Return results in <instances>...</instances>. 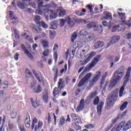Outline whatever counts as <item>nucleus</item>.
<instances>
[{
  "instance_id": "1",
  "label": "nucleus",
  "mask_w": 131,
  "mask_h": 131,
  "mask_svg": "<svg viewBox=\"0 0 131 131\" xmlns=\"http://www.w3.org/2000/svg\"><path fill=\"white\" fill-rule=\"evenodd\" d=\"M101 58V55H98L96 56L92 60V62L88 65L86 66L84 70L80 74L79 76V78H81L83 75H84V73H86V72H89L90 70L92 69L99 62L100 59Z\"/></svg>"
},
{
  "instance_id": "2",
  "label": "nucleus",
  "mask_w": 131,
  "mask_h": 131,
  "mask_svg": "<svg viewBox=\"0 0 131 131\" xmlns=\"http://www.w3.org/2000/svg\"><path fill=\"white\" fill-rule=\"evenodd\" d=\"M130 72H131V68H128L127 70L126 74L124 78V83L123 85L121 87L119 91V97H121L123 96V92H124V88L126 85V83L128 81V78L130 76Z\"/></svg>"
},
{
  "instance_id": "3",
  "label": "nucleus",
  "mask_w": 131,
  "mask_h": 131,
  "mask_svg": "<svg viewBox=\"0 0 131 131\" xmlns=\"http://www.w3.org/2000/svg\"><path fill=\"white\" fill-rule=\"evenodd\" d=\"M118 97V91L117 90H114L113 92L112 95L106 99V105H107V106H113V105H114V102L117 100Z\"/></svg>"
},
{
  "instance_id": "4",
  "label": "nucleus",
  "mask_w": 131,
  "mask_h": 131,
  "mask_svg": "<svg viewBox=\"0 0 131 131\" xmlns=\"http://www.w3.org/2000/svg\"><path fill=\"white\" fill-rule=\"evenodd\" d=\"M100 77H101V72L97 71L95 73V74L93 76L92 79L91 80L90 83L89 84V88L88 90H91L94 85L99 81V79H100Z\"/></svg>"
},
{
  "instance_id": "5",
  "label": "nucleus",
  "mask_w": 131,
  "mask_h": 131,
  "mask_svg": "<svg viewBox=\"0 0 131 131\" xmlns=\"http://www.w3.org/2000/svg\"><path fill=\"white\" fill-rule=\"evenodd\" d=\"M124 72H125V67L124 66H122L114 72V77L115 78L120 77V79H121V77L124 75Z\"/></svg>"
},
{
  "instance_id": "6",
  "label": "nucleus",
  "mask_w": 131,
  "mask_h": 131,
  "mask_svg": "<svg viewBox=\"0 0 131 131\" xmlns=\"http://www.w3.org/2000/svg\"><path fill=\"white\" fill-rule=\"evenodd\" d=\"M107 75H108V73L105 72L102 76V79L100 83V88L102 90V92H106V88L108 86V82H106L105 83Z\"/></svg>"
},
{
  "instance_id": "7",
  "label": "nucleus",
  "mask_w": 131,
  "mask_h": 131,
  "mask_svg": "<svg viewBox=\"0 0 131 131\" xmlns=\"http://www.w3.org/2000/svg\"><path fill=\"white\" fill-rule=\"evenodd\" d=\"M41 17L40 16L38 15H35L34 16V21L36 23V24L39 25V26L40 27V26H42L43 28H48V26L47 25V24H45L43 21H40Z\"/></svg>"
},
{
  "instance_id": "8",
  "label": "nucleus",
  "mask_w": 131,
  "mask_h": 131,
  "mask_svg": "<svg viewBox=\"0 0 131 131\" xmlns=\"http://www.w3.org/2000/svg\"><path fill=\"white\" fill-rule=\"evenodd\" d=\"M21 49H22L23 52H24L26 56H27L29 59L31 60L33 59V56H32L31 52H30L29 50L27 49V48H26V46L24 44L21 45Z\"/></svg>"
},
{
  "instance_id": "9",
  "label": "nucleus",
  "mask_w": 131,
  "mask_h": 131,
  "mask_svg": "<svg viewBox=\"0 0 131 131\" xmlns=\"http://www.w3.org/2000/svg\"><path fill=\"white\" fill-rule=\"evenodd\" d=\"M92 73H89L87 74L79 82V84H78V86L80 88L86 82L91 78V76H92Z\"/></svg>"
},
{
  "instance_id": "10",
  "label": "nucleus",
  "mask_w": 131,
  "mask_h": 131,
  "mask_svg": "<svg viewBox=\"0 0 131 131\" xmlns=\"http://www.w3.org/2000/svg\"><path fill=\"white\" fill-rule=\"evenodd\" d=\"M43 12L45 15H49L50 19H56L57 17L56 13L50 9L45 8L43 10Z\"/></svg>"
},
{
  "instance_id": "11",
  "label": "nucleus",
  "mask_w": 131,
  "mask_h": 131,
  "mask_svg": "<svg viewBox=\"0 0 131 131\" xmlns=\"http://www.w3.org/2000/svg\"><path fill=\"white\" fill-rule=\"evenodd\" d=\"M119 80H120V77L115 78L114 77L113 80L110 81V84L108 86V90L111 91L115 86V84L118 82Z\"/></svg>"
},
{
  "instance_id": "12",
  "label": "nucleus",
  "mask_w": 131,
  "mask_h": 131,
  "mask_svg": "<svg viewBox=\"0 0 131 131\" xmlns=\"http://www.w3.org/2000/svg\"><path fill=\"white\" fill-rule=\"evenodd\" d=\"M33 31L34 32H35L36 33H38L39 35L41 36V37H46L47 36V35L45 32H42V30H41V28H32Z\"/></svg>"
},
{
  "instance_id": "13",
  "label": "nucleus",
  "mask_w": 131,
  "mask_h": 131,
  "mask_svg": "<svg viewBox=\"0 0 131 131\" xmlns=\"http://www.w3.org/2000/svg\"><path fill=\"white\" fill-rule=\"evenodd\" d=\"M66 22L68 23L70 28H73L75 25V23L69 16L66 17Z\"/></svg>"
},
{
  "instance_id": "14",
  "label": "nucleus",
  "mask_w": 131,
  "mask_h": 131,
  "mask_svg": "<svg viewBox=\"0 0 131 131\" xmlns=\"http://www.w3.org/2000/svg\"><path fill=\"white\" fill-rule=\"evenodd\" d=\"M71 116L73 121H76L77 123H80L81 122L80 117L78 115H76V114H71Z\"/></svg>"
},
{
  "instance_id": "15",
  "label": "nucleus",
  "mask_w": 131,
  "mask_h": 131,
  "mask_svg": "<svg viewBox=\"0 0 131 131\" xmlns=\"http://www.w3.org/2000/svg\"><path fill=\"white\" fill-rule=\"evenodd\" d=\"M120 39V37H119V36H113L111 42L107 45L108 48H109L111 45H115V43H116V42H117Z\"/></svg>"
},
{
  "instance_id": "16",
  "label": "nucleus",
  "mask_w": 131,
  "mask_h": 131,
  "mask_svg": "<svg viewBox=\"0 0 131 131\" xmlns=\"http://www.w3.org/2000/svg\"><path fill=\"white\" fill-rule=\"evenodd\" d=\"M103 106H104V102L100 101L97 107L98 115H101L102 110H103Z\"/></svg>"
},
{
  "instance_id": "17",
  "label": "nucleus",
  "mask_w": 131,
  "mask_h": 131,
  "mask_svg": "<svg viewBox=\"0 0 131 131\" xmlns=\"http://www.w3.org/2000/svg\"><path fill=\"white\" fill-rule=\"evenodd\" d=\"M124 124H125V121H122L117 127L113 128L111 131H119L122 127H124Z\"/></svg>"
},
{
  "instance_id": "18",
  "label": "nucleus",
  "mask_w": 131,
  "mask_h": 131,
  "mask_svg": "<svg viewBox=\"0 0 131 131\" xmlns=\"http://www.w3.org/2000/svg\"><path fill=\"white\" fill-rule=\"evenodd\" d=\"M84 108V99H81L80 101V104L79 106L77 107V112H80V111H82V110Z\"/></svg>"
},
{
  "instance_id": "19",
  "label": "nucleus",
  "mask_w": 131,
  "mask_h": 131,
  "mask_svg": "<svg viewBox=\"0 0 131 131\" xmlns=\"http://www.w3.org/2000/svg\"><path fill=\"white\" fill-rule=\"evenodd\" d=\"M58 25L59 24H58V20H55L52 21L50 23V26H51L50 29L55 30L58 28Z\"/></svg>"
},
{
  "instance_id": "20",
  "label": "nucleus",
  "mask_w": 131,
  "mask_h": 131,
  "mask_svg": "<svg viewBox=\"0 0 131 131\" xmlns=\"http://www.w3.org/2000/svg\"><path fill=\"white\" fill-rule=\"evenodd\" d=\"M93 29L94 31H97V32H99V33H102L103 31V26H97L95 25L93 26Z\"/></svg>"
},
{
  "instance_id": "21",
  "label": "nucleus",
  "mask_w": 131,
  "mask_h": 131,
  "mask_svg": "<svg viewBox=\"0 0 131 131\" xmlns=\"http://www.w3.org/2000/svg\"><path fill=\"white\" fill-rule=\"evenodd\" d=\"M119 25H115L112 28V32H115L116 30H118V31H121L122 30H125V28H119Z\"/></svg>"
},
{
  "instance_id": "22",
  "label": "nucleus",
  "mask_w": 131,
  "mask_h": 131,
  "mask_svg": "<svg viewBox=\"0 0 131 131\" xmlns=\"http://www.w3.org/2000/svg\"><path fill=\"white\" fill-rule=\"evenodd\" d=\"M129 128H131V120L127 121L125 125H124L123 130L126 131L128 129H129Z\"/></svg>"
},
{
  "instance_id": "23",
  "label": "nucleus",
  "mask_w": 131,
  "mask_h": 131,
  "mask_svg": "<svg viewBox=\"0 0 131 131\" xmlns=\"http://www.w3.org/2000/svg\"><path fill=\"white\" fill-rule=\"evenodd\" d=\"M94 56H96V52H92L89 55L88 57L85 60L84 62V64H86V63H88V62H90V61H91V60L92 59V58H93Z\"/></svg>"
},
{
  "instance_id": "24",
  "label": "nucleus",
  "mask_w": 131,
  "mask_h": 131,
  "mask_svg": "<svg viewBox=\"0 0 131 131\" xmlns=\"http://www.w3.org/2000/svg\"><path fill=\"white\" fill-rule=\"evenodd\" d=\"M104 46V42L101 41H98L94 44V47L95 49H99V48H102Z\"/></svg>"
},
{
  "instance_id": "25",
  "label": "nucleus",
  "mask_w": 131,
  "mask_h": 131,
  "mask_svg": "<svg viewBox=\"0 0 131 131\" xmlns=\"http://www.w3.org/2000/svg\"><path fill=\"white\" fill-rule=\"evenodd\" d=\"M37 122L38 120L36 119V118H34L33 120H32V129L33 130V129L35 127H35L36 126H37Z\"/></svg>"
},
{
  "instance_id": "26",
  "label": "nucleus",
  "mask_w": 131,
  "mask_h": 131,
  "mask_svg": "<svg viewBox=\"0 0 131 131\" xmlns=\"http://www.w3.org/2000/svg\"><path fill=\"white\" fill-rule=\"evenodd\" d=\"M86 37H87L88 41H91V40H93L95 38V34L92 33H88Z\"/></svg>"
},
{
  "instance_id": "27",
  "label": "nucleus",
  "mask_w": 131,
  "mask_h": 131,
  "mask_svg": "<svg viewBox=\"0 0 131 131\" xmlns=\"http://www.w3.org/2000/svg\"><path fill=\"white\" fill-rule=\"evenodd\" d=\"M43 100H44V102H46V103H47L48 100H49V94L47 91L43 92Z\"/></svg>"
},
{
  "instance_id": "28",
  "label": "nucleus",
  "mask_w": 131,
  "mask_h": 131,
  "mask_svg": "<svg viewBox=\"0 0 131 131\" xmlns=\"http://www.w3.org/2000/svg\"><path fill=\"white\" fill-rule=\"evenodd\" d=\"M10 20H12V23L13 24H15V25H17L19 23V20H18V17L17 16H14L13 17L10 18Z\"/></svg>"
},
{
  "instance_id": "29",
  "label": "nucleus",
  "mask_w": 131,
  "mask_h": 131,
  "mask_svg": "<svg viewBox=\"0 0 131 131\" xmlns=\"http://www.w3.org/2000/svg\"><path fill=\"white\" fill-rule=\"evenodd\" d=\"M42 46H43L44 49H49V42L46 40H42L41 41Z\"/></svg>"
},
{
  "instance_id": "30",
  "label": "nucleus",
  "mask_w": 131,
  "mask_h": 131,
  "mask_svg": "<svg viewBox=\"0 0 131 131\" xmlns=\"http://www.w3.org/2000/svg\"><path fill=\"white\" fill-rule=\"evenodd\" d=\"M31 102L32 106L34 108H36V107H37L38 106H39V105H40V103H39V101L36 100V102H34L33 99H31Z\"/></svg>"
},
{
  "instance_id": "31",
  "label": "nucleus",
  "mask_w": 131,
  "mask_h": 131,
  "mask_svg": "<svg viewBox=\"0 0 131 131\" xmlns=\"http://www.w3.org/2000/svg\"><path fill=\"white\" fill-rule=\"evenodd\" d=\"M31 123V121L30 118H26L25 123L26 124V127L29 128L30 127V123Z\"/></svg>"
},
{
  "instance_id": "32",
  "label": "nucleus",
  "mask_w": 131,
  "mask_h": 131,
  "mask_svg": "<svg viewBox=\"0 0 131 131\" xmlns=\"http://www.w3.org/2000/svg\"><path fill=\"white\" fill-rule=\"evenodd\" d=\"M33 74L35 75L36 78L38 80L39 82H41V80H40V76L36 73V71L34 70H32Z\"/></svg>"
},
{
  "instance_id": "33",
  "label": "nucleus",
  "mask_w": 131,
  "mask_h": 131,
  "mask_svg": "<svg viewBox=\"0 0 131 131\" xmlns=\"http://www.w3.org/2000/svg\"><path fill=\"white\" fill-rule=\"evenodd\" d=\"M64 83H63V80L62 79H60L59 82H58V89L60 90H62V89H64Z\"/></svg>"
},
{
  "instance_id": "34",
  "label": "nucleus",
  "mask_w": 131,
  "mask_h": 131,
  "mask_svg": "<svg viewBox=\"0 0 131 131\" xmlns=\"http://www.w3.org/2000/svg\"><path fill=\"white\" fill-rule=\"evenodd\" d=\"M50 38L51 39H53L54 37L56 36V32L53 30H50Z\"/></svg>"
},
{
  "instance_id": "35",
  "label": "nucleus",
  "mask_w": 131,
  "mask_h": 131,
  "mask_svg": "<svg viewBox=\"0 0 131 131\" xmlns=\"http://www.w3.org/2000/svg\"><path fill=\"white\" fill-rule=\"evenodd\" d=\"M77 37V33H76V32H75L73 33L71 37L72 42H74V40L76 39Z\"/></svg>"
},
{
  "instance_id": "36",
  "label": "nucleus",
  "mask_w": 131,
  "mask_h": 131,
  "mask_svg": "<svg viewBox=\"0 0 131 131\" xmlns=\"http://www.w3.org/2000/svg\"><path fill=\"white\" fill-rule=\"evenodd\" d=\"M41 91H42L41 86H40V85H38L37 89L34 90V93H35V94H39V93H41Z\"/></svg>"
},
{
  "instance_id": "37",
  "label": "nucleus",
  "mask_w": 131,
  "mask_h": 131,
  "mask_svg": "<svg viewBox=\"0 0 131 131\" xmlns=\"http://www.w3.org/2000/svg\"><path fill=\"white\" fill-rule=\"evenodd\" d=\"M109 19L110 20H112V15L111 13L108 12L105 14V16L104 17V19Z\"/></svg>"
},
{
  "instance_id": "38",
  "label": "nucleus",
  "mask_w": 131,
  "mask_h": 131,
  "mask_svg": "<svg viewBox=\"0 0 131 131\" xmlns=\"http://www.w3.org/2000/svg\"><path fill=\"white\" fill-rule=\"evenodd\" d=\"M36 86V83L35 82V80H33V82L31 83V89H32L33 90V92H34V91H35V89L36 88H35Z\"/></svg>"
},
{
  "instance_id": "39",
  "label": "nucleus",
  "mask_w": 131,
  "mask_h": 131,
  "mask_svg": "<svg viewBox=\"0 0 131 131\" xmlns=\"http://www.w3.org/2000/svg\"><path fill=\"white\" fill-rule=\"evenodd\" d=\"M128 102L127 101H125L122 105L121 106L120 109L121 111H123L125 108H126V106H127Z\"/></svg>"
},
{
  "instance_id": "40",
  "label": "nucleus",
  "mask_w": 131,
  "mask_h": 131,
  "mask_svg": "<svg viewBox=\"0 0 131 131\" xmlns=\"http://www.w3.org/2000/svg\"><path fill=\"white\" fill-rule=\"evenodd\" d=\"M97 95H98V93H97V92H94L90 93L88 96L90 97V99L93 100L97 96Z\"/></svg>"
},
{
  "instance_id": "41",
  "label": "nucleus",
  "mask_w": 131,
  "mask_h": 131,
  "mask_svg": "<svg viewBox=\"0 0 131 131\" xmlns=\"http://www.w3.org/2000/svg\"><path fill=\"white\" fill-rule=\"evenodd\" d=\"M53 96L56 97V96H59V90H58L57 88H55L53 90Z\"/></svg>"
},
{
  "instance_id": "42",
  "label": "nucleus",
  "mask_w": 131,
  "mask_h": 131,
  "mask_svg": "<svg viewBox=\"0 0 131 131\" xmlns=\"http://www.w3.org/2000/svg\"><path fill=\"white\" fill-rule=\"evenodd\" d=\"M21 36L23 37V38H25L26 39H27L28 40H29V35H28V33H22Z\"/></svg>"
},
{
  "instance_id": "43",
  "label": "nucleus",
  "mask_w": 131,
  "mask_h": 131,
  "mask_svg": "<svg viewBox=\"0 0 131 131\" xmlns=\"http://www.w3.org/2000/svg\"><path fill=\"white\" fill-rule=\"evenodd\" d=\"M18 7L19 8V9H21V10H24L25 9V5H24V3L18 2Z\"/></svg>"
},
{
  "instance_id": "44",
  "label": "nucleus",
  "mask_w": 131,
  "mask_h": 131,
  "mask_svg": "<svg viewBox=\"0 0 131 131\" xmlns=\"http://www.w3.org/2000/svg\"><path fill=\"white\" fill-rule=\"evenodd\" d=\"M66 15V12L65 11V9H61L59 11V16L63 17V16H65Z\"/></svg>"
},
{
  "instance_id": "45",
  "label": "nucleus",
  "mask_w": 131,
  "mask_h": 131,
  "mask_svg": "<svg viewBox=\"0 0 131 131\" xmlns=\"http://www.w3.org/2000/svg\"><path fill=\"white\" fill-rule=\"evenodd\" d=\"M41 127H42V122L39 121L37 125L35 127V130L38 129V128H41Z\"/></svg>"
},
{
  "instance_id": "46",
  "label": "nucleus",
  "mask_w": 131,
  "mask_h": 131,
  "mask_svg": "<svg viewBox=\"0 0 131 131\" xmlns=\"http://www.w3.org/2000/svg\"><path fill=\"white\" fill-rule=\"evenodd\" d=\"M45 51L42 53V55L45 56V57H47L49 53H50V51L49 50V48L44 49Z\"/></svg>"
},
{
  "instance_id": "47",
  "label": "nucleus",
  "mask_w": 131,
  "mask_h": 131,
  "mask_svg": "<svg viewBox=\"0 0 131 131\" xmlns=\"http://www.w3.org/2000/svg\"><path fill=\"white\" fill-rule=\"evenodd\" d=\"M16 115H17V113L16 112V110H13L12 113L11 114V118H16Z\"/></svg>"
},
{
  "instance_id": "48",
  "label": "nucleus",
  "mask_w": 131,
  "mask_h": 131,
  "mask_svg": "<svg viewBox=\"0 0 131 131\" xmlns=\"http://www.w3.org/2000/svg\"><path fill=\"white\" fill-rule=\"evenodd\" d=\"M99 102H100V98L99 96H97L94 100V105H98L99 104Z\"/></svg>"
},
{
  "instance_id": "49",
  "label": "nucleus",
  "mask_w": 131,
  "mask_h": 131,
  "mask_svg": "<svg viewBox=\"0 0 131 131\" xmlns=\"http://www.w3.org/2000/svg\"><path fill=\"white\" fill-rule=\"evenodd\" d=\"M80 35H86L88 34V32H86V31H85V29H82L81 30L80 32Z\"/></svg>"
},
{
  "instance_id": "50",
  "label": "nucleus",
  "mask_w": 131,
  "mask_h": 131,
  "mask_svg": "<svg viewBox=\"0 0 131 131\" xmlns=\"http://www.w3.org/2000/svg\"><path fill=\"white\" fill-rule=\"evenodd\" d=\"M85 127L88 129H91V128H94V127H95V125L93 124H89L85 126Z\"/></svg>"
},
{
  "instance_id": "51",
  "label": "nucleus",
  "mask_w": 131,
  "mask_h": 131,
  "mask_svg": "<svg viewBox=\"0 0 131 131\" xmlns=\"http://www.w3.org/2000/svg\"><path fill=\"white\" fill-rule=\"evenodd\" d=\"M91 97L90 96H88L85 99V104H89L90 103H91V101H92Z\"/></svg>"
},
{
  "instance_id": "52",
  "label": "nucleus",
  "mask_w": 131,
  "mask_h": 131,
  "mask_svg": "<svg viewBox=\"0 0 131 131\" xmlns=\"http://www.w3.org/2000/svg\"><path fill=\"white\" fill-rule=\"evenodd\" d=\"M87 28H89V29H91L94 27V23L93 22H91L89 23L87 26H86Z\"/></svg>"
},
{
  "instance_id": "53",
  "label": "nucleus",
  "mask_w": 131,
  "mask_h": 131,
  "mask_svg": "<svg viewBox=\"0 0 131 131\" xmlns=\"http://www.w3.org/2000/svg\"><path fill=\"white\" fill-rule=\"evenodd\" d=\"M65 25V20L61 19L59 24L60 27H63Z\"/></svg>"
},
{
  "instance_id": "54",
  "label": "nucleus",
  "mask_w": 131,
  "mask_h": 131,
  "mask_svg": "<svg viewBox=\"0 0 131 131\" xmlns=\"http://www.w3.org/2000/svg\"><path fill=\"white\" fill-rule=\"evenodd\" d=\"M23 3L26 6H28L30 5V0H23Z\"/></svg>"
},
{
  "instance_id": "55",
  "label": "nucleus",
  "mask_w": 131,
  "mask_h": 131,
  "mask_svg": "<svg viewBox=\"0 0 131 131\" xmlns=\"http://www.w3.org/2000/svg\"><path fill=\"white\" fill-rule=\"evenodd\" d=\"M67 71V64H65L64 66V69H62L60 71V73H63V72H66Z\"/></svg>"
},
{
  "instance_id": "56",
  "label": "nucleus",
  "mask_w": 131,
  "mask_h": 131,
  "mask_svg": "<svg viewBox=\"0 0 131 131\" xmlns=\"http://www.w3.org/2000/svg\"><path fill=\"white\" fill-rule=\"evenodd\" d=\"M60 124H61V125H63L64 124V123H65V118H64V117H62L60 118Z\"/></svg>"
},
{
  "instance_id": "57",
  "label": "nucleus",
  "mask_w": 131,
  "mask_h": 131,
  "mask_svg": "<svg viewBox=\"0 0 131 131\" xmlns=\"http://www.w3.org/2000/svg\"><path fill=\"white\" fill-rule=\"evenodd\" d=\"M47 120L49 124L52 122V118H51V115H50V113H48V117Z\"/></svg>"
},
{
  "instance_id": "58",
  "label": "nucleus",
  "mask_w": 131,
  "mask_h": 131,
  "mask_svg": "<svg viewBox=\"0 0 131 131\" xmlns=\"http://www.w3.org/2000/svg\"><path fill=\"white\" fill-rule=\"evenodd\" d=\"M125 38H127V39H131V33L130 32H128L127 34L125 35Z\"/></svg>"
},
{
  "instance_id": "59",
  "label": "nucleus",
  "mask_w": 131,
  "mask_h": 131,
  "mask_svg": "<svg viewBox=\"0 0 131 131\" xmlns=\"http://www.w3.org/2000/svg\"><path fill=\"white\" fill-rule=\"evenodd\" d=\"M75 126H74V128L76 129V130H79L81 129V127H80V126L77 125L76 123H75Z\"/></svg>"
},
{
  "instance_id": "60",
  "label": "nucleus",
  "mask_w": 131,
  "mask_h": 131,
  "mask_svg": "<svg viewBox=\"0 0 131 131\" xmlns=\"http://www.w3.org/2000/svg\"><path fill=\"white\" fill-rule=\"evenodd\" d=\"M14 58L16 61H18L19 59V54L16 53L15 55L14 56Z\"/></svg>"
},
{
  "instance_id": "61",
  "label": "nucleus",
  "mask_w": 131,
  "mask_h": 131,
  "mask_svg": "<svg viewBox=\"0 0 131 131\" xmlns=\"http://www.w3.org/2000/svg\"><path fill=\"white\" fill-rule=\"evenodd\" d=\"M42 5H43V2L42 1L40 2L38 4V9L42 8Z\"/></svg>"
},
{
  "instance_id": "62",
  "label": "nucleus",
  "mask_w": 131,
  "mask_h": 131,
  "mask_svg": "<svg viewBox=\"0 0 131 131\" xmlns=\"http://www.w3.org/2000/svg\"><path fill=\"white\" fill-rule=\"evenodd\" d=\"M25 12H27V13H32V10L30 8H27L25 10Z\"/></svg>"
},
{
  "instance_id": "63",
  "label": "nucleus",
  "mask_w": 131,
  "mask_h": 131,
  "mask_svg": "<svg viewBox=\"0 0 131 131\" xmlns=\"http://www.w3.org/2000/svg\"><path fill=\"white\" fill-rule=\"evenodd\" d=\"M19 127L20 130H22L23 129H24V125L22 124H19Z\"/></svg>"
},
{
  "instance_id": "64",
  "label": "nucleus",
  "mask_w": 131,
  "mask_h": 131,
  "mask_svg": "<svg viewBox=\"0 0 131 131\" xmlns=\"http://www.w3.org/2000/svg\"><path fill=\"white\" fill-rule=\"evenodd\" d=\"M113 124H111L110 125H109L107 127V129H106V130H109L111 129L112 127H113Z\"/></svg>"
}]
</instances>
